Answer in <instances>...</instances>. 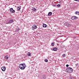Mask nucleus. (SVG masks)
<instances>
[{
	"label": "nucleus",
	"instance_id": "nucleus-1",
	"mask_svg": "<svg viewBox=\"0 0 79 79\" xmlns=\"http://www.w3.org/2000/svg\"><path fill=\"white\" fill-rule=\"evenodd\" d=\"M15 21V20H14V19H13V18H10L9 19L8 21H7L6 22L7 24H11V23H12Z\"/></svg>",
	"mask_w": 79,
	"mask_h": 79
},
{
	"label": "nucleus",
	"instance_id": "nucleus-2",
	"mask_svg": "<svg viewBox=\"0 0 79 79\" xmlns=\"http://www.w3.org/2000/svg\"><path fill=\"white\" fill-rule=\"evenodd\" d=\"M26 65L25 64H22L19 65V68L21 69H24L26 68Z\"/></svg>",
	"mask_w": 79,
	"mask_h": 79
},
{
	"label": "nucleus",
	"instance_id": "nucleus-3",
	"mask_svg": "<svg viewBox=\"0 0 79 79\" xmlns=\"http://www.w3.org/2000/svg\"><path fill=\"white\" fill-rule=\"evenodd\" d=\"M73 69L71 67H67V71L68 73H72V72H73Z\"/></svg>",
	"mask_w": 79,
	"mask_h": 79
},
{
	"label": "nucleus",
	"instance_id": "nucleus-4",
	"mask_svg": "<svg viewBox=\"0 0 79 79\" xmlns=\"http://www.w3.org/2000/svg\"><path fill=\"white\" fill-rule=\"evenodd\" d=\"M37 26H36V25H34L32 27L31 29L32 30H34L35 29H37Z\"/></svg>",
	"mask_w": 79,
	"mask_h": 79
},
{
	"label": "nucleus",
	"instance_id": "nucleus-5",
	"mask_svg": "<svg viewBox=\"0 0 79 79\" xmlns=\"http://www.w3.org/2000/svg\"><path fill=\"white\" fill-rule=\"evenodd\" d=\"M10 11L12 13H14V12H15V10H13V8H11L10 9Z\"/></svg>",
	"mask_w": 79,
	"mask_h": 79
},
{
	"label": "nucleus",
	"instance_id": "nucleus-6",
	"mask_svg": "<svg viewBox=\"0 0 79 79\" xmlns=\"http://www.w3.org/2000/svg\"><path fill=\"white\" fill-rule=\"evenodd\" d=\"M71 19L73 20L76 19H77V17L76 16H73L72 17Z\"/></svg>",
	"mask_w": 79,
	"mask_h": 79
},
{
	"label": "nucleus",
	"instance_id": "nucleus-7",
	"mask_svg": "<svg viewBox=\"0 0 79 79\" xmlns=\"http://www.w3.org/2000/svg\"><path fill=\"white\" fill-rule=\"evenodd\" d=\"M1 69L2 71H5L6 69V68H5V67H3L1 68Z\"/></svg>",
	"mask_w": 79,
	"mask_h": 79
},
{
	"label": "nucleus",
	"instance_id": "nucleus-8",
	"mask_svg": "<svg viewBox=\"0 0 79 79\" xmlns=\"http://www.w3.org/2000/svg\"><path fill=\"white\" fill-rule=\"evenodd\" d=\"M5 59H6V60H8V58H9L8 56V55H6L5 56Z\"/></svg>",
	"mask_w": 79,
	"mask_h": 79
},
{
	"label": "nucleus",
	"instance_id": "nucleus-9",
	"mask_svg": "<svg viewBox=\"0 0 79 79\" xmlns=\"http://www.w3.org/2000/svg\"><path fill=\"white\" fill-rule=\"evenodd\" d=\"M52 15V12H48V16H51Z\"/></svg>",
	"mask_w": 79,
	"mask_h": 79
},
{
	"label": "nucleus",
	"instance_id": "nucleus-10",
	"mask_svg": "<svg viewBox=\"0 0 79 79\" xmlns=\"http://www.w3.org/2000/svg\"><path fill=\"white\" fill-rule=\"evenodd\" d=\"M21 7L20 6H19V7H18L17 10H18V11H19V10H20L21 9Z\"/></svg>",
	"mask_w": 79,
	"mask_h": 79
},
{
	"label": "nucleus",
	"instance_id": "nucleus-11",
	"mask_svg": "<svg viewBox=\"0 0 79 79\" xmlns=\"http://www.w3.org/2000/svg\"><path fill=\"white\" fill-rule=\"evenodd\" d=\"M32 10H33V11H36V10H37V9H35V8H34V7H32Z\"/></svg>",
	"mask_w": 79,
	"mask_h": 79
},
{
	"label": "nucleus",
	"instance_id": "nucleus-12",
	"mask_svg": "<svg viewBox=\"0 0 79 79\" xmlns=\"http://www.w3.org/2000/svg\"><path fill=\"white\" fill-rule=\"evenodd\" d=\"M66 25L67 27H70L71 26V24L69 23H67Z\"/></svg>",
	"mask_w": 79,
	"mask_h": 79
},
{
	"label": "nucleus",
	"instance_id": "nucleus-13",
	"mask_svg": "<svg viewBox=\"0 0 79 79\" xmlns=\"http://www.w3.org/2000/svg\"><path fill=\"white\" fill-rule=\"evenodd\" d=\"M47 26L46 24H43V27H47Z\"/></svg>",
	"mask_w": 79,
	"mask_h": 79
},
{
	"label": "nucleus",
	"instance_id": "nucleus-14",
	"mask_svg": "<svg viewBox=\"0 0 79 79\" xmlns=\"http://www.w3.org/2000/svg\"><path fill=\"white\" fill-rule=\"evenodd\" d=\"M53 50L54 51H56L57 50V48H53Z\"/></svg>",
	"mask_w": 79,
	"mask_h": 79
},
{
	"label": "nucleus",
	"instance_id": "nucleus-15",
	"mask_svg": "<svg viewBox=\"0 0 79 79\" xmlns=\"http://www.w3.org/2000/svg\"><path fill=\"white\" fill-rule=\"evenodd\" d=\"M31 54L30 52H28L27 54V56H31Z\"/></svg>",
	"mask_w": 79,
	"mask_h": 79
},
{
	"label": "nucleus",
	"instance_id": "nucleus-16",
	"mask_svg": "<svg viewBox=\"0 0 79 79\" xmlns=\"http://www.w3.org/2000/svg\"><path fill=\"white\" fill-rule=\"evenodd\" d=\"M75 14L76 15H78L79 14V11H76L75 12Z\"/></svg>",
	"mask_w": 79,
	"mask_h": 79
},
{
	"label": "nucleus",
	"instance_id": "nucleus-17",
	"mask_svg": "<svg viewBox=\"0 0 79 79\" xmlns=\"http://www.w3.org/2000/svg\"><path fill=\"white\" fill-rule=\"evenodd\" d=\"M19 29H20V28H18V29H17V30H15V32H17V31H19Z\"/></svg>",
	"mask_w": 79,
	"mask_h": 79
},
{
	"label": "nucleus",
	"instance_id": "nucleus-18",
	"mask_svg": "<svg viewBox=\"0 0 79 79\" xmlns=\"http://www.w3.org/2000/svg\"><path fill=\"white\" fill-rule=\"evenodd\" d=\"M71 79H75V78L74 77H70Z\"/></svg>",
	"mask_w": 79,
	"mask_h": 79
},
{
	"label": "nucleus",
	"instance_id": "nucleus-19",
	"mask_svg": "<svg viewBox=\"0 0 79 79\" xmlns=\"http://www.w3.org/2000/svg\"><path fill=\"white\" fill-rule=\"evenodd\" d=\"M43 78L44 79H45V78H46V77H45V75H43Z\"/></svg>",
	"mask_w": 79,
	"mask_h": 79
},
{
	"label": "nucleus",
	"instance_id": "nucleus-20",
	"mask_svg": "<svg viewBox=\"0 0 79 79\" xmlns=\"http://www.w3.org/2000/svg\"><path fill=\"white\" fill-rule=\"evenodd\" d=\"M44 61L45 62H48V60H47V59H45L44 60Z\"/></svg>",
	"mask_w": 79,
	"mask_h": 79
},
{
	"label": "nucleus",
	"instance_id": "nucleus-21",
	"mask_svg": "<svg viewBox=\"0 0 79 79\" xmlns=\"http://www.w3.org/2000/svg\"><path fill=\"white\" fill-rule=\"evenodd\" d=\"M62 56H63V57H65V56H66V55H65L64 54L63 55H62Z\"/></svg>",
	"mask_w": 79,
	"mask_h": 79
},
{
	"label": "nucleus",
	"instance_id": "nucleus-22",
	"mask_svg": "<svg viewBox=\"0 0 79 79\" xmlns=\"http://www.w3.org/2000/svg\"><path fill=\"white\" fill-rule=\"evenodd\" d=\"M60 4H58L57 5V7H60Z\"/></svg>",
	"mask_w": 79,
	"mask_h": 79
},
{
	"label": "nucleus",
	"instance_id": "nucleus-23",
	"mask_svg": "<svg viewBox=\"0 0 79 79\" xmlns=\"http://www.w3.org/2000/svg\"><path fill=\"white\" fill-rule=\"evenodd\" d=\"M75 66H76L77 67L78 66V64H75Z\"/></svg>",
	"mask_w": 79,
	"mask_h": 79
},
{
	"label": "nucleus",
	"instance_id": "nucleus-24",
	"mask_svg": "<svg viewBox=\"0 0 79 79\" xmlns=\"http://www.w3.org/2000/svg\"><path fill=\"white\" fill-rule=\"evenodd\" d=\"M66 67H68V66H69V65H68V64H67V65H66Z\"/></svg>",
	"mask_w": 79,
	"mask_h": 79
},
{
	"label": "nucleus",
	"instance_id": "nucleus-25",
	"mask_svg": "<svg viewBox=\"0 0 79 79\" xmlns=\"http://www.w3.org/2000/svg\"><path fill=\"white\" fill-rule=\"evenodd\" d=\"M51 45H52V46H54L53 43H52Z\"/></svg>",
	"mask_w": 79,
	"mask_h": 79
},
{
	"label": "nucleus",
	"instance_id": "nucleus-26",
	"mask_svg": "<svg viewBox=\"0 0 79 79\" xmlns=\"http://www.w3.org/2000/svg\"><path fill=\"white\" fill-rule=\"evenodd\" d=\"M4 61H5L6 60H4Z\"/></svg>",
	"mask_w": 79,
	"mask_h": 79
}]
</instances>
